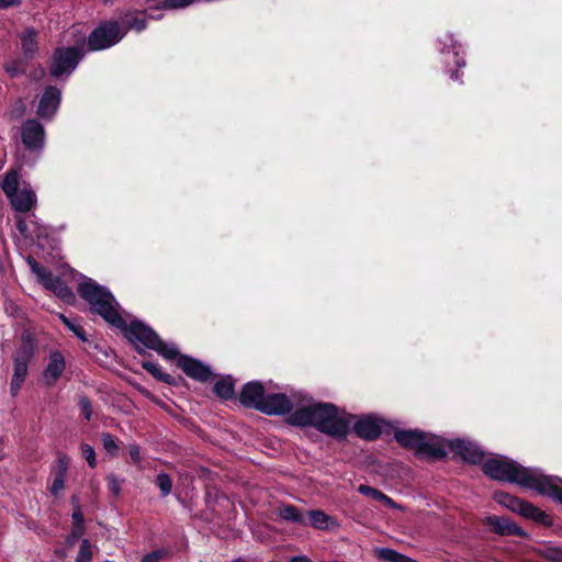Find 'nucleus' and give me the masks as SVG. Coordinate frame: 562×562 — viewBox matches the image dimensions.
Returning <instances> with one entry per match:
<instances>
[{
  "label": "nucleus",
  "instance_id": "nucleus-2",
  "mask_svg": "<svg viewBox=\"0 0 562 562\" xmlns=\"http://www.w3.org/2000/svg\"><path fill=\"white\" fill-rule=\"evenodd\" d=\"M353 416L330 403L307 404L293 412L289 422L295 426H314L317 430L341 439L347 436Z\"/></svg>",
  "mask_w": 562,
  "mask_h": 562
},
{
  "label": "nucleus",
  "instance_id": "nucleus-25",
  "mask_svg": "<svg viewBox=\"0 0 562 562\" xmlns=\"http://www.w3.org/2000/svg\"><path fill=\"white\" fill-rule=\"evenodd\" d=\"M215 394L224 400L232 398L234 396V382L231 376L218 380L214 385Z\"/></svg>",
  "mask_w": 562,
  "mask_h": 562
},
{
  "label": "nucleus",
  "instance_id": "nucleus-29",
  "mask_svg": "<svg viewBox=\"0 0 562 562\" xmlns=\"http://www.w3.org/2000/svg\"><path fill=\"white\" fill-rule=\"evenodd\" d=\"M122 23L125 27L122 32L125 33L127 30H135L137 32H140L146 27L145 20L143 18H139L138 15L134 16L132 14H126L123 18Z\"/></svg>",
  "mask_w": 562,
  "mask_h": 562
},
{
  "label": "nucleus",
  "instance_id": "nucleus-15",
  "mask_svg": "<svg viewBox=\"0 0 562 562\" xmlns=\"http://www.w3.org/2000/svg\"><path fill=\"white\" fill-rule=\"evenodd\" d=\"M176 358L178 367L181 368L188 376L199 381L210 379L211 370L202 362L184 355L179 356V353Z\"/></svg>",
  "mask_w": 562,
  "mask_h": 562
},
{
  "label": "nucleus",
  "instance_id": "nucleus-11",
  "mask_svg": "<svg viewBox=\"0 0 562 562\" xmlns=\"http://www.w3.org/2000/svg\"><path fill=\"white\" fill-rule=\"evenodd\" d=\"M20 137L30 151L41 153L45 146V128L36 120L25 121L20 128Z\"/></svg>",
  "mask_w": 562,
  "mask_h": 562
},
{
  "label": "nucleus",
  "instance_id": "nucleus-14",
  "mask_svg": "<svg viewBox=\"0 0 562 562\" xmlns=\"http://www.w3.org/2000/svg\"><path fill=\"white\" fill-rule=\"evenodd\" d=\"M60 91L55 87H47L40 99L37 114L42 119L50 120L56 113L60 104Z\"/></svg>",
  "mask_w": 562,
  "mask_h": 562
},
{
  "label": "nucleus",
  "instance_id": "nucleus-50",
  "mask_svg": "<svg viewBox=\"0 0 562 562\" xmlns=\"http://www.w3.org/2000/svg\"><path fill=\"white\" fill-rule=\"evenodd\" d=\"M451 78H452V79H458V77H457V72H452V74H451Z\"/></svg>",
  "mask_w": 562,
  "mask_h": 562
},
{
  "label": "nucleus",
  "instance_id": "nucleus-45",
  "mask_svg": "<svg viewBox=\"0 0 562 562\" xmlns=\"http://www.w3.org/2000/svg\"><path fill=\"white\" fill-rule=\"evenodd\" d=\"M72 519H74L75 524L80 527L82 525V522H83V516H82L81 512L80 510H76L72 514Z\"/></svg>",
  "mask_w": 562,
  "mask_h": 562
},
{
  "label": "nucleus",
  "instance_id": "nucleus-19",
  "mask_svg": "<svg viewBox=\"0 0 562 562\" xmlns=\"http://www.w3.org/2000/svg\"><path fill=\"white\" fill-rule=\"evenodd\" d=\"M486 524L499 535L526 536V533L507 517L490 516L486 518Z\"/></svg>",
  "mask_w": 562,
  "mask_h": 562
},
{
  "label": "nucleus",
  "instance_id": "nucleus-1",
  "mask_svg": "<svg viewBox=\"0 0 562 562\" xmlns=\"http://www.w3.org/2000/svg\"><path fill=\"white\" fill-rule=\"evenodd\" d=\"M483 472L493 480L516 483L562 503V479L546 475L540 469L525 468L512 459L498 457L487 460Z\"/></svg>",
  "mask_w": 562,
  "mask_h": 562
},
{
  "label": "nucleus",
  "instance_id": "nucleus-48",
  "mask_svg": "<svg viewBox=\"0 0 562 562\" xmlns=\"http://www.w3.org/2000/svg\"><path fill=\"white\" fill-rule=\"evenodd\" d=\"M441 42H442L445 45H447V44H448V42H450V43H451V46H452L453 48L456 47V46H454V44H453V38H452V36H451L450 34H446V35H445V37H443V38H441Z\"/></svg>",
  "mask_w": 562,
  "mask_h": 562
},
{
  "label": "nucleus",
  "instance_id": "nucleus-36",
  "mask_svg": "<svg viewBox=\"0 0 562 562\" xmlns=\"http://www.w3.org/2000/svg\"><path fill=\"white\" fill-rule=\"evenodd\" d=\"M101 439L104 450L111 456H116L119 452V445L115 442L113 436L110 434H102Z\"/></svg>",
  "mask_w": 562,
  "mask_h": 562
},
{
  "label": "nucleus",
  "instance_id": "nucleus-39",
  "mask_svg": "<svg viewBox=\"0 0 562 562\" xmlns=\"http://www.w3.org/2000/svg\"><path fill=\"white\" fill-rule=\"evenodd\" d=\"M79 406H80L82 413L85 414L86 419L89 420L92 415V408H91L90 401L87 397H81L79 400Z\"/></svg>",
  "mask_w": 562,
  "mask_h": 562
},
{
  "label": "nucleus",
  "instance_id": "nucleus-47",
  "mask_svg": "<svg viewBox=\"0 0 562 562\" xmlns=\"http://www.w3.org/2000/svg\"><path fill=\"white\" fill-rule=\"evenodd\" d=\"M290 562H312L306 555L293 557Z\"/></svg>",
  "mask_w": 562,
  "mask_h": 562
},
{
  "label": "nucleus",
  "instance_id": "nucleus-28",
  "mask_svg": "<svg viewBox=\"0 0 562 562\" xmlns=\"http://www.w3.org/2000/svg\"><path fill=\"white\" fill-rule=\"evenodd\" d=\"M376 553L380 559L387 562H415L413 559L387 548L378 549Z\"/></svg>",
  "mask_w": 562,
  "mask_h": 562
},
{
  "label": "nucleus",
  "instance_id": "nucleus-18",
  "mask_svg": "<svg viewBox=\"0 0 562 562\" xmlns=\"http://www.w3.org/2000/svg\"><path fill=\"white\" fill-rule=\"evenodd\" d=\"M355 431L359 437L372 440L380 436L382 424L376 418L367 416L355 424Z\"/></svg>",
  "mask_w": 562,
  "mask_h": 562
},
{
  "label": "nucleus",
  "instance_id": "nucleus-32",
  "mask_svg": "<svg viewBox=\"0 0 562 562\" xmlns=\"http://www.w3.org/2000/svg\"><path fill=\"white\" fill-rule=\"evenodd\" d=\"M156 484L164 497L168 496L172 491V480L167 473H159L156 477Z\"/></svg>",
  "mask_w": 562,
  "mask_h": 562
},
{
  "label": "nucleus",
  "instance_id": "nucleus-38",
  "mask_svg": "<svg viewBox=\"0 0 562 562\" xmlns=\"http://www.w3.org/2000/svg\"><path fill=\"white\" fill-rule=\"evenodd\" d=\"M542 554L550 561H562V548L547 547L543 549Z\"/></svg>",
  "mask_w": 562,
  "mask_h": 562
},
{
  "label": "nucleus",
  "instance_id": "nucleus-20",
  "mask_svg": "<svg viewBox=\"0 0 562 562\" xmlns=\"http://www.w3.org/2000/svg\"><path fill=\"white\" fill-rule=\"evenodd\" d=\"M517 513L525 518L532 519L542 525L551 524V519L544 512H542L540 508L533 506L531 503L524 499L520 503Z\"/></svg>",
  "mask_w": 562,
  "mask_h": 562
},
{
  "label": "nucleus",
  "instance_id": "nucleus-26",
  "mask_svg": "<svg viewBox=\"0 0 562 562\" xmlns=\"http://www.w3.org/2000/svg\"><path fill=\"white\" fill-rule=\"evenodd\" d=\"M278 514L280 518L286 521H292L296 524H304L303 515L302 513L292 505H283L280 506L278 509Z\"/></svg>",
  "mask_w": 562,
  "mask_h": 562
},
{
  "label": "nucleus",
  "instance_id": "nucleus-43",
  "mask_svg": "<svg viewBox=\"0 0 562 562\" xmlns=\"http://www.w3.org/2000/svg\"><path fill=\"white\" fill-rule=\"evenodd\" d=\"M15 222H16V227L20 231V233L25 234L26 229H27L25 221L21 216H16Z\"/></svg>",
  "mask_w": 562,
  "mask_h": 562
},
{
  "label": "nucleus",
  "instance_id": "nucleus-6",
  "mask_svg": "<svg viewBox=\"0 0 562 562\" xmlns=\"http://www.w3.org/2000/svg\"><path fill=\"white\" fill-rule=\"evenodd\" d=\"M127 338L133 342H139L144 347L157 351L166 359H176L178 350L173 345L164 342L158 335L142 322H131L126 329Z\"/></svg>",
  "mask_w": 562,
  "mask_h": 562
},
{
  "label": "nucleus",
  "instance_id": "nucleus-44",
  "mask_svg": "<svg viewBox=\"0 0 562 562\" xmlns=\"http://www.w3.org/2000/svg\"><path fill=\"white\" fill-rule=\"evenodd\" d=\"M20 0H0V9H7L10 7L18 5Z\"/></svg>",
  "mask_w": 562,
  "mask_h": 562
},
{
  "label": "nucleus",
  "instance_id": "nucleus-8",
  "mask_svg": "<svg viewBox=\"0 0 562 562\" xmlns=\"http://www.w3.org/2000/svg\"><path fill=\"white\" fill-rule=\"evenodd\" d=\"M27 263L32 272L47 290L52 291L67 303L75 301V294L60 278L54 277L32 257H27Z\"/></svg>",
  "mask_w": 562,
  "mask_h": 562
},
{
  "label": "nucleus",
  "instance_id": "nucleus-46",
  "mask_svg": "<svg viewBox=\"0 0 562 562\" xmlns=\"http://www.w3.org/2000/svg\"><path fill=\"white\" fill-rule=\"evenodd\" d=\"M44 75H45V69L44 68H40L37 71L32 74V78L34 80H40V79L43 78Z\"/></svg>",
  "mask_w": 562,
  "mask_h": 562
},
{
  "label": "nucleus",
  "instance_id": "nucleus-4",
  "mask_svg": "<svg viewBox=\"0 0 562 562\" xmlns=\"http://www.w3.org/2000/svg\"><path fill=\"white\" fill-rule=\"evenodd\" d=\"M396 441L416 454L429 458L441 459L446 456V443L443 440L430 434H424L418 430H400L395 432Z\"/></svg>",
  "mask_w": 562,
  "mask_h": 562
},
{
  "label": "nucleus",
  "instance_id": "nucleus-22",
  "mask_svg": "<svg viewBox=\"0 0 562 562\" xmlns=\"http://www.w3.org/2000/svg\"><path fill=\"white\" fill-rule=\"evenodd\" d=\"M68 469V458L60 456L58 458L57 469L54 473V480L49 487L52 494L58 495L65 487V477Z\"/></svg>",
  "mask_w": 562,
  "mask_h": 562
},
{
  "label": "nucleus",
  "instance_id": "nucleus-12",
  "mask_svg": "<svg viewBox=\"0 0 562 562\" xmlns=\"http://www.w3.org/2000/svg\"><path fill=\"white\" fill-rule=\"evenodd\" d=\"M296 402V394L288 396L283 393H266L261 403L262 406H259V412L267 415H284L294 408Z\"/></svg>",
  "mask_w": 562,
  "mask_h": 562
},
{
  "label": "nucleus",
  "instance_id": "nucleus-37",
  "mask_svg": "<svg viewBox=\"0 0 562 562\" xmlns=\"http://www.w3.org/2000/svg\"><path fill=\"white\" fill-rule=\"evenodd\" d=\"M80 450H81L82 457L87 460L88 464L91 468H94L97 465L94 449L88 443H82L80 447Z\"/></svg>",
  "mask_w": 562,
  "mask_h": 562
},
{
  "label": "nucleus",
  "instance_id": "nucleus-9",
  "mask_svg": "<svg viewBox=\"0 0 562 562\" xmlns=\"http://www.w3.org/2000/svg\"><path fill=\"white\" fill-rule=\"evenodd\" d=\"M124 35L125 32H122L117 22H105L93 30L88 38V45L91 50L105 49L119 43Z\"/></svg>",
  "mask_w": 562,
  "mask_h": 562
},
{
  "label": "nucleus",
  "instance_id": "nucleus-51",
  "mask_svg": "<svg viewBox=\"0 0 562 562\" xmlns=\"http://www.w3.org/2000/svg\"><path fill=\"white\" fill-rule=\"evenodd\" d=\"M233 562H243V561L238 559V560H235V561H233Z\"/></svg>",
  "mask_w": 562,
  "mask_h": 562
},
{
  "label": "nucleus",
  "instance_id": "nucleus-13",
  "mask_svg": "<svg viewBox=\"0 0 562 562\" xmlns=\"http://www.w3.org/2000/svg\"><path fill=\"white\" fill-rule=\"evenodd\" d=\"M443 442L467 462L479 463L483 460V451L473 442L462 439L443 440Z\"/></svg>",
  "mask_w": 562,
  "mask_h": 562
},
{
  "label": "nucleus",
  "instance_id": "nucleus-16",
  "mask_svg": "<svg viewBox=\"0 0 562 562\" xmlns=\"http://www.w3.org/2000/svg\"><path fill=\"white\" fill-rule=\"evenodd\" d=\"M66 362L61 352L55 350L48 356V363L43 371L42 379L48 386L54 385L65 371Z\"/></svg>",
  "mask_w": 562,
  "mask_h": 562
},
{
  "label": "nucleus",
  "instance_id": "nucleus-23",
  "mask_svg": "<svg viewBox=\"0 0 562 562\" xmlns=\"http://www.w3.org/2000/svg\"><path fill=\"white\" fill-rule=\"evenodd\" d=\"M358 491L360 494L369 496L376 502H381L387 507L393 508L396 506L392 498H390L387 495L383 494L381 491L373 488L369 485L362 484L358 487Z\"/></svg>",
  "mask_w": 562,
  "mask_h": 562
},
{
  "label": "nucleus",
  "instance_id": "nucleus-31",
  "mask_svg": "<svg viewBox=\"0 0 562 562\" xmlns=\"http://www.w3.org/2000/svg\"><path fill=\"white\" fill-rule=\"evenodd\" d=\"M155 5L164 9H181L191 4L194 0H149Z\"/></svg>",
  "mask_w": 562,
  "mask_h": 562
},
{
  "label": "nucleus",
  "instance_id": "nucleus-30",
  "mask_svg": "<svg viewBox=\"0 0 562 562\" xmlns=\"http://www.w3.org/2000/svg\"><path fill=\"white\" fill-rule=\"evenodd\" d=\"M143 368L148 371L149 373H151L156 379L162 381V382H166V383H169L171 384L173 382V379L170 374H167L165 372H162L159 368V366L155 362H151V361H146L143 363Z\"/></svg>",
  "mask_w": 562,
  "mask_h": 562
},
{
  "label": "nucleus",
  "instance_id": "nucleus-35",
  "mask_svg": "<svg viewBox=\"0 0 562 562\" xmlns=\"http://www.w3.org/2000/svg\"><path fill=\"white\" fill-rule=\"evenodd\" d=\"M123 482H124V480L119 479L113 473H110V474L106 475V483H108L109 491L115 497H117L120 495Z\"/></svg>",
  "mask_w": 562,
  "mask_h": 562
},
{
  "label": "nucleus",
  "instance_id": "nucleus-49",
  "mask_svg": "<svg viewBox=\"0 0 562 562\" xmlns=\"http://www.w3.org/2000/svg\"><path fill=\"white\" fill-rule=\"evenodd\" d=\"M457 64H458L459 67H463L465 65V61L464 60H462V61L457 60Z\"/></svg>",
  "mask_w": 562,
  "mask_h": 562
},
{
  "label": "nucleus",
  "instance_id": "nucleus-7",
  "mask_svg": "<svg viewBox=\"0 0 562 562\" xmlns=\"http://www.w3.org/2000/svg\"><path fill=\"white\" fill-rule=\"evenodd\" d=\"M1 188L16 212H29L34 207L36 203L35 193L27 186L22 189L20 188L19 173L16 170H10L5 173Z\"/></svg>",
  "mask_w": 562,
  "mask_h": 562
},
{
  "label": "nucleus",
  "instance_id": "nucleus-34",
  "mask_svg": "<svg viewBox=\"0 0 562 562\" xmlns=\"http://www.w3.org/2000/svg\"><path fill=\"white\" fill-rule=\"evenodd\" d=\"M59 318L68 327V329L71 330L80 340L87 341L85 330L78 324H76L75 322H72L63 314L59 315Z\"/></svg>",
  "mask_w": 562,
  "mask_h": 562
},
{
  "label": "nucleus",
  "instance_id": "nucleus-42",
  "mask_svg": "<svg viewBox=\"0 0 562 562\" xmlns=\"http://www.w3.org/2000/svg\"><path fill=\"white\" fill-rule=\"evenodd\" d=\"M160 558V552L155 551L144 555L142 562H158Z\"/></svg>",
  "mask_w": 562,
  "mask_h": 562
},
{
  "label": "nucleus",
  "instance_id": "nucleus-10",
  "mask_svg": "<svg viewBox=\"0 0 562 562\" xmlns=\"http://www.w3.org/2000/svg\"><path fill=\"white\" fill-rule=\"evenodd\" d=\"M82 57V49L79 47H59L56 48L49 68L53 77L70 75L77 67Z\"/></svg>",
  "mask_w": 562,
  "mask_h": 562
},
{
  "label": "nucleus",
  "instance_id": "nucleus-33",
  "mask_svg": "<svg viewBox=\"0 0 562 562\" xmlns=\"http://www.w3.org/2000/svg\"><path fill=\"white\" fill-rule=\"evenodd\" d=\"M75 562H92V548L89 540L83 539Z\"/></svg>",
  "mask_w": 562,
  "mask_h": 562
},
{
  "label": "nucleus",
  "instance_id": "nucleus-21",
  "mask_svg": "<svg viewBox=\"0 0 562 562\" xmlns=\"http://www.w3.org/2000/svg\"><path fill=\"white\" fill-rule=\"evenodd\" d=\"M21 49L26 58H33L38 50L37 33L34 29H26L20 34Z\"/></svg>",
  "mask_w": 562,
  "mask_h": 562
},
{
  "label": "nucleus",
  "instance_id": "nucleus-17",
  "mask_svg": "<svg viewBox=\"0 0 562 562\" xmlns=\"http://www.w3.org/2000/svg\"><path fill=\"white\" fill-rule=\"evenodd\" d=\"M266 392L263 385L260 382L252 381L244 385L239 401L245 407L255 408L259 411V406H262Z\"/></svg>",
  "mask_w": 562,
  "mask_h": 562
},
{
  "label": "nucleus",
  "instance_id": "nucleus-40",
  "mask_svg": "<svg viewBox=\"0 0 562 562\" xmlns=\"http://www.w3.org/2000/svg\"><path fill=\"white\" fill-rule=\"evenodd\" d=\"M5 70L11 76L15 77L24 72V68L20 66V63L12 61L5 65Z\"/></svg>",
  "mask_w": 562,
  "mask_h": 562
},
{
  "label": "nucleus",
  "instance_id": "nucleus-27",
  "mask_svg": "<svg viewBox=\"0 0 562 562\" xmlns=\"http://www.w3.org/2000/svg\"><path fill=\"white\" fill-rule=\"evenodd\" d=\"M494 499L498 504L505 506L506 508H508L515 513H517V510L519 509L520 503L522 502V499H520L516 496L509 495L505 492H495Z\"/></svg>",
  "mask_w": 562,
  "mask_h": 562
},
{
  "label": "nucleus",
  "instance_id": "nucleus-3",
  "mask_svg": "<svg viewBox=\"0 0 562 562\" xmlns=\"http://www.w3.org/2000/svg\"><path fill=\"white\" fill-rule=\"evenodd\" d=\"M77 290L80 296L90 304L91 310L105 322L119 328L124 326V321L119 313V304L104 286L92 279L83 278Z\"/></svg>",
  "mask_w": 562,
  "mask_h": 562
},
{
  "label": "nucleus",
  "instance_id": "nucleus-24",
  "mask_svg": "<svg viewBox=\"0 0 562 562\" xmlns=\"http://www.w3.org/2000/svg\"><path fill=\"white\" fill-rule=\"evenodd\" d=\"M311 525L317 529H328L330 525H335L333 517L325 514L323 510H310L307 513Z\"/></svg>",
  "mask_w": 562,
  "mask_h": 562
},
{
  "label": "nucleus",
  "instance_id": "nucleus-5",
  "mask_svg": "<svg viewBox=\"0 0 562 562\" xmlns=\"http://www.w3.org/2000/svg\"><path fill=\"white\" fill-rule=\"evenodd\" d=\"M36 344L32 335L23 333L21 344L13 353V374L10 383V393L15 397L27 375V366L35 355Z\"/></svg>",
  "mask_w": 562,
  "mask_h": 562
},
{
  "label": "nucleus",
  "instance_id": "nucleus-41",
  "mask_svg": "<svg viewBox=\"0 0 562 562\" xmlns=\"http://www.w3.org/2000/svg\"><path fill=\"white\" fill-rule=\"evenodd\" d=\"M128 454L134 463L138 464L142 460L140 458V450L137 445H130L128 446Z\"/></svg>",
  "mask_w": 562,
  "mask_h": 562
}]
</instances>
